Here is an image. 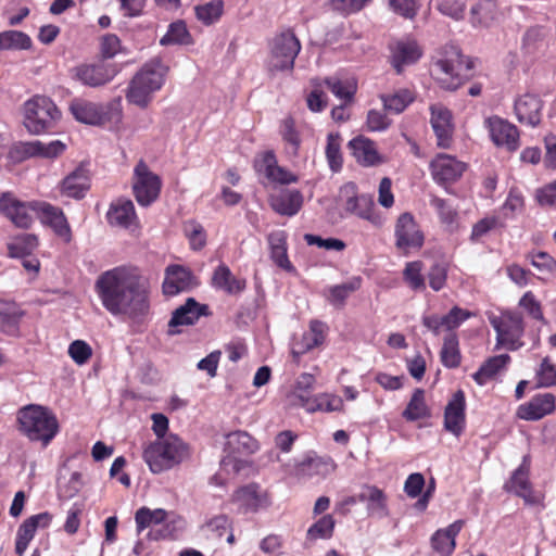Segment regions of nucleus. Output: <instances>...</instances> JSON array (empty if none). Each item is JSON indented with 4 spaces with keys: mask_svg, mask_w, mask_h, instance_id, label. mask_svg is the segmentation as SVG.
<instances>
[{
    "mask_svg": "<svg viewBox=\"0 0 556 556\" xmlns=\"http://www.w3.org/2000/svg\"><path fill=\"white\" fill-rule=\"evenodd\" d=\"M103 307L114 316L137 319L149 311L148 282L136 269L115 267L102 273L94 285Z\"/></svg>",
    "mask_w": 556,
    "mask_h": 556,
    "instance_id": "1",
    "label": "nucleus"
},
{
    "mask_svg": "<svg viewBox=\"0 0 556 556\" xmlns=\"http://www.w3.org/2000/svg\"><path fill=\"white\" fill-rule=\"evenodd\" d=\"M168 67L161 59H152L144 63L129 83L126 99L139 108H147L155 92L161 90L165 83Z\"/></svg>",
    "mask_w": 556,
    "mask_h": 556,
    "instance_id": "2",
    "label": "nucleus"
},
{
    "mask_svg": "<svg viewBox=\"0 0 556 556\" xmlns=\"http://www.w3.org/2000/svg\"><path fill=\"white\" fill-rule=\"evenodd\" d=\"M20 431L33 442L43 447L58 434L60 426L56 416L47 407L30 404L17 412Z\"/></svg>",
    "mask_w": 556,
    "mask_h": 556,
    "instance_id": "3",
    "label": "nucleus"
},
{
    "mask_svg": "<svg viewBox=\"0 0 556 556\" xmlns=\"http://www.w3.org/2000/svg\"><path fill=\"white\" fill-rule=\"evenodd\" d=\"M142 457L153 473H161L179 465L189 457V446L177 434L169 433L149 443Z\"/></svg>",
    "mask_w": 556,
    "mask_h": 556,
    "instance_id": "4",
    "label": "nucleus"
},
{
    "mask_svg": "<svg viewBox=\"0 0 556 556\" xmlns=\"http://www.w3.org/2000/svg\"><path fill=\"white\" fill-rule=\"evenodd\" d=\"M23 113L26 129L35 135L51 130L61 119V112L55 103L42 96L27 100Z\"/></svg>",
    "mask_w": 556,
    "mask_h": 556,
    "instance_id": "5",
    "label": "nucleus"
},
{
    "mask_svg": "<svg viewBox=\"0 0 556 556\" xmlns=\"http://www.w3.org/2000/svg\"><path fill=\"white\" fill-rule=\"evenodd\" d=\"M489 321L496 332V349L506 348L516 351L522 346L525 325L519 313L506 311L501 315L490 316Z\"/></svg>",
    "mask_w": 556,
    "mask_h": 556,
    "instance_id": "6",
    "label": "nucleus"
},
{
    "mask_svg": "<svg viewBox=\"0 0 556 556\" xmlns=\"http://www.w3.org/2000/svg\"><path fill=\"white\" fill-rule=\"evenodd\" d=\"M300 50L301 43L292 31L277 35L271 42L268 70L271 73L291 71Z\"/></svg>",
    "mask_w": 556,
    "mask_h": 556,
    "instance_id": "7",
    "label": "nucleus"
},
{
    "mask_svg": "<svg viewBox=\"0 0 556 556\" xmlns=\"http://www.w3.org/2000/svg\"><path fill=\"white\" fill-rule=\"evenodd\" d=\"M462 53L458 48H446L445 54L433 61L431 74L443 89L455 90L460 84Z\"/></svg>",
    "mask_w": 556,
    "mask_h": 556,
    "instance_id": "8",
    "label": "nucleus"
},
{
    "mask_svg": "<svg viewBox=\"0 0 556 556\" xmlns=\"http://www.w3.org/2000/svg\"><path fill=\"white\" fill-rule=\"evenodd\" d=\"M340 195L345 198V210L358 217L370 222L376 227H381L384 219L375 210L372 197L369 194H357L354 182H348L340 189Z\"/></svg>",
    "mask_w": 556,
    "mask_h": 556,
    "instance_id": "9",
    "label": "nucleus"
},
{
    "mask_svg": "<svg viewBox=\"0 0 556 556\" xmlns=\"http://www.w3.org/2000/svg\"><path fill=\"white\" fill-rule=\"evenodd\" d=\"M395 247L403 254L418 251L424 245L425 237L410 213L401 214L394 227Z\"/></svg>",
    "mask_w": 556,
    "mask_h": 556,
    "instance_id": "10",
    "label": "nucleus"
},
{
    "mask_svg": "<svg viewBox=\"0 0 556 556\" xmlns=\"http://www.w3.org/2000/svg\"><path fill=\"white\" fill-rule=\"evenodd\" d=\"M161 179L152 173L148 165L139 162L134 170L132 190L137 202L141 206L151 205L160 195Z\"/></svg>",
    "mask_w": 556,
    "mask_h": 556,
    "instance_id": "11",
    "label": "nucleus"
},
{
    "mask_svg": "<svg viewBox=\"0 0 556 556\" xmlns=\"http://www.w3.org/2000/svg\"><path fill=\"white\" fill-rule=\"evenodd\" d=\"M484 127L489 132L491 141L501 149L514 152L520 147V135L518 128L507 119L493 115L484 119Z\"/></svg>",
    "mask_w": 556,
    "mask_h": 556,
    "instance_id": "12",
    "label": "nucleus"
},
{
    "mask_svg": "<svg viewBox=\"0 0 556 556\" xmlns=\"http://www.w3.org/2000/svg\"><path fill=\"white\" fill-rule=\"evenodd\" d=\"M530 468L531 459L529 455H526L519 467L513 472L510 479L505 483L504 488L506 491L522 497L526 504L536 505L541 502V497L533 491L530 482Z\"/></svg>",
    "mask_w": 556,
    "mask_h": 556,
    "instance_id": "13",
    "label": "nucleus"
},
{
    "mask_svg": "<svg viewBox=\"0 0 556 556\" xmlns=\"http://www.w3.org/2000/svg\"><path fill=\"white\" fill-rule=\"evenodd\" d=\"M232 501L238 505V509L243 513H256L270 505V497L267 491L260 485L251 483L239 488L232 495Z\"/></svg>",
    "mask_w": 556,
    "mask_h": 556,
    "instance_id": "14",
    "label": "nucleus"
},
{
    "mask_svg": "<svg viewBox=\"0 0 556 556\" xmlns=\"http://www.w3.org/2000/svg\"><path fill=\"white\" fill-rule=\"evenodd\" d=\"M429 167L433 180L439 185L456 181L466 170V164L464 162L445 153L438 154L430 162Z\"/></svg>",
    "mask_w": 556,
    "mask_h": 556,
    "instance_id": "15",
    "label": "nucleus"
},
{
    "mask_svg": "<svg viewBox=\"0 0 556 556\" xmlns=\"http://www.w3.org/2000/svg\"><path fill=\"white\" fill-rule=\"evenodd\" d=\"M430 112V124L437 137V144L442 149H448L453 143L454 135L452 112L442 104H432Z\"/></svg>",
    "mask_w": 556,
    "mask_h": 556,
    "instance_id": "16",
    "label": "nucleus"
},
{
    "mask_svg": "<svg viewBox=\"0 0 556 556\" xmlns=\"http://www.w3.org/2000/svg\"><path fill=\"white\" fill-rule=\"evenodd\" d=\"M254 167L256 172L263 174L270 182L274 184L290 185L298 182L299 180L296 175L278 165L276 155L273 151H266L260 159L255 160Z\"/></svg>",
    "mask_w": 556,
    "mask_h": 556,
    "instance_id": "17",
    "label": "nucleus"
},
{
    "mask_svg": "<svg viewBox=\"0 0 556 556\" xmlns=\"http://www.w3.org/2000/svg\"><path fill=\"white\" fill-rule=\"evenodd\" d=\"M391 64L397 74L406 66L415 64L422 55V50L416 40L404 38L390 46Z\"/></svg>",
    "mask_w": 556,
    "mask_h": 556,
    "instance_id": "18",
    "label": "nucleus"
},
{
    "mask_svg": "<svg viewBox=\"0 0 556 556\" xmlns=\"http://www.w3.org/2000/svg\"><path fill=\"white\" fill-rule=\"evenodd\" d=\"M111 226L135 231L139 228V220L131 200L117 199L112 202L106 213Z\"/></svg>",
    "mask_w": 556,
    "mask_h": 556,
    "instance_id": "19",
    "label": "nucleus"
},
{
    "mask_svg": "<svg viewBox=\"0 0 556 556\" xmlns=\"http://www.w3.org/2000/svg\"><path fill=\"white\" fill-rule=\"evenodd\" d=\"M135 521L139 533L152 525L162 522H166L167 528L172 525L174 530H181L185 527V520L180 516L162 508L141 507L136 511Z\"/></svg>",
    "mask_w": 556,
    "mask_h": 556,
    "instance_id": "20",
    "label": "nucleus"
},
{
    "mask_svg": "<svg viewBox=\"0 0 556 556\" xmlns=\"http://www.w3.org/2000/svg\"><path fill=\"white\" fill-rule=\"evenodd\" d=\"M556 407V397L552 393H540L529 402L519 405L517 416L522 420L535 421L551 415Z\"/></svg>",
    "mask_w": 556,
    "mask_h": 556,
    "instance_id": "21",
    "label": "nucleus"
},
{
    "mask_svg": "<svg viewBox=\"0 0 556 556\" xmlns=\"http://www.w3.org/2000/svg\"><path fill=\"white\" fill-rule=\"evenodd\" d=\"M466 400L462 390L455 392L444 410V428L446 431L459 437L466 425Z\"/></svg>",
    "mask_w": 556,
    "mask_h": 556,
    "instance_id": "22",
    "label": "nucleus"
},
{
    "mask_svg": "<svg viewBox=\"0 0 556 556\" xmlns=\"http://www.w3.org/2000/svg\"><path fill=\"white\" fill-rule=\"evenodd\" d=\"M207 315V306L199 304L193 298H189L184 305L177 307L168 321V333L176 334L179 326H190L197 323L201 316Z\"/></svg>",
    "mask_w": 556,
    "mask_h": 556,
    "instance_id": "23",
    "label": "nucleus"
},
{
    "mask_svg": "<svg viewBox=\"0 0 556 556\" xmlns=\"http://www.w3.org/2000/svg\"><path fill=\"white\" fill-rule=\"evenodd\" d=\"M515 114L519 123L535 127L542 118V100L533 93H525L515 101Z\"/></svg>",
    "mask_w": 556,
    "mask_h": 556,
    "instance_id": "24",
    "label": "nucleus"
},
{
    "mask_svg": "<svg viewBox=\"0 0 556 556\" xmlns=\"http://www.w3.org/2000/svg\"><path fill=\"white\" fill-rule=\"evenodd\" d=\"M114 76V70L105 64H81L74 68V78L92 88L108 84Z\"/></svg>",
    "mask_w": 556,
    "mask_h": 556,
    "instance_id": "25",
    "label": "nucleus"
},
{
    "mask_svg": "<svg viewBox=\"0 0 556 556\" xmlns=\"http://www.w3.org/2000/svg\"><path fill=\"white\" fill-rule=\"evenodd\" d=\"M36 203L26 204L16 200L11 194H3L0 198V212H2L12 223L20 228H28L33 223L29 213Z\"/></svg>",
    "mask_w": 556,
    "mask_h": 556,
    "instance_id": "26",
    "label": "nucleus"
},
{
    "mask_svg": "<svg viewBox=\"0 0 556 556\" xmlns=\"http://www.w3.org/2000/svg\"><path fill=\"white\" fill-rule=\"evenodd\" d=\"M357 498L358 502L366 504L369 516L379 519L388 517V497L381 489L366 484L362 488Z\"/></svg>",
    "mask_w": 556,
    "mask_h": 556,
    "instance_id": "27",
    "label": "nucleus"
},
{
    "mask_svg": "<svg viewBox=\"0 0 556 556\" xmlns=\"http://www.w3.org/2000/svg\"><path fill=\"white\" fill-rule=\"evenodd\" d=\"M33 208L40 213L42 220L49 224L59 237L67 242L71 240V228L62 210L46 202L36 203Z\"/></svg>",
    "mask_w": 556,
    "mask_h": 556,
    "instance_id": "28",
    "label": "nucleus"
},
{
    "mask_svg": "<svg viewBox=\"0 0 556 556\" xmlns=\"http://www.w3.org/2000/svg\"><path fill=\"white\" fill-rule=\"evenodd\" d=\"M25 312L11 300L0 299V331L7 336L17 337L20 323Z\"/></svg>",
    "mask_w": 556,
    "mask_h": 556,
    "instance_id": "29",
    "label": "nucleus"
},
{
    "mask_svg": "<svg viewBox=\"0 0 556 556\" xmlns=\"http://www.w3.org/2000/svg\"><path fill=\"white\" fill-rule=\"evenodd\" d=\"M464 523V520L459 519L444 529L437 530L431 536L432 548L441 556H450L455 549V540Z\"/></svg>",
    "mask_w": 556,
    "mask_h": 556,
    "instance_id": "30",
    "label": "nucleus"
},
{
    "mask_svg": "<svg viewBox=\"0 0 556 556\" xmlns=\"http://www.w3.org/2000/svg\"><path fill=\"white\" fill-rule=\"evenodd\" d=\"M193 275L180 265H170L166 268V277L163 282V291L167 295H175L193 286Z\"/></svg>",
    "mask_w": 556,
    "mask_h": 556,
    "instance_id": "31",
    "label": "nucleus"
},
{
    "mask_svg": "<svg viewBox=\"0 0 556 556\" xmlns=\"http://www.w3.org/2000/svg\"><path fill=\"white\" fill-rule=\"evenodd\" d=\"M325 338V324L318 320L311 321L309 329L303 333L301 340L292 348L291 354L294 361L298 362L301 355L323 344Z\"/></svg>",
    "mask_w": 556,
    "mask_h": 556,
    "instance_id": "32",
    "label": "nucleus"
},
{
    "mask_svg": "<svg viewBox=\"0 0 556 556\" xmlns=\"http://www.w3.org/2000/svg\"><path fill=\"white\" fill-rule=\"evenodd\" d=\"M336 464L330 457H307L294 467L298 478L326 477L333 472Z\"/></svg>",
    "mask_w": 556,
    "mask_h": 556,
    "instance_id": "33",
    "label": "nucleus"
},
{
    "mask_svg": "<svg viewBox=\"0 0 556 556\" xmlns=\"http://www.w3.org/2000/svg\"><path fill=\"white\" fill-rule=\"evenodd\" d=\"M269 205L279 215L294 216L303 205V195L299 190H282L269 198Z\"/></svg>",
    "mask_w": 556,
    "mask_h": 556,
    "instance_id": "34",
    "label": "nucleus"
},
{
    "mask_svg": "<svg viewBox=\"0 0 556 556\" xmlns=\"http://www.w3.org/2000/svg\"><path fill=\"white\" fill-rule=\"evenodd\" d=\"M212 287L229 295H235L245 289V280L235 277L227 265L219 264L213 273Z\"/></svg>",
    "mask_w": 556,
    "mask_h": 556,
    "instance_id": "35",
    "label": "nucleus"
},
{
    "mask_svg": "<svg viewBox=\"0 0 556 556\" xmlns=\"http://www.w3.org/2000/svg\"><path fill=\"white\" fill-rule=\"evenodd\" d=\"M90 187L88 170L78 167L68 174L61 184V193L67 198L81 199Z\"/></svg>",
    "mask_w": 556,
    "mask_h": 556,
    "instance_id": "36",
    "label": "nucleus"
},
{
    "mask_svg": "<svg viewBox=\"0 0 556 556\" xmlns=\"http://www.w3.org/2000/svg\"><path fill=\"white\" fill-rule=\"evenodd\" d=\"M267 240L273 262L286 271H293L294 267L287 253V233L283 230H276L268 235Z\"/></svg>",
    "mask_w": 556,
    "mask_h": 556,
    "instance_id": "37",
    "label": "nucleus"
},
{
    "mask_svg": "<svg viewBox=\"0 0 556 556\" xmlns=\"http://www.w3.org/2000/svg\"><path fill=\"white\" fill-rule=\"evenodd\" d=\"M353 156L363 166H374L381 162L376 144L365 137H356L350 141Z\"/></svg>",
    "mask_w": 556,
    "mask_h": 556,
    "instance_id": "38",
    "label": "nucleus"
},
{
    "mask_svg": "<svg viewBox=\"0 0 556 556\" xmlns=\"http://www.w3.org/2000/svg\"><path fill=\"white\" fill-rule=\"evenodd\" d=\"M510 362L508 354H501L486 359L472 375V379L479 386H485L491 379H493L500 371L506 368Z\"/></svg>",
    "mask_w": 556,
    "mask_h": 556,
    "instance_id": "39",
    "label": "nucleus"
},
{
    "mask_svg": "<svg viewBox=\"0 0 556 556\" xmlns=\"http://www.w3.org/2000/svg\"><path fill=\"white\" fill-rule=\"evenodd\" d=\"M226 438V450L230 454L251 455L260 448L257 441L245 431H233Z\"/></svg>",
    "mask_w": 556,
    "mask_h": 556,
    "instance_id": "40",
    "label": "nucleus"
},
{
    "mask_svg": "<svg viewBox=\"0 0 556 556\" xmlns=\"http://www.w3.org/2000/svg\"><path fill=\"white\" fill-rule=\"evenodd\" d=\"M68 109L73 117L81 124L97 126V123H99L100 115L98 114L97 103L76 98L71 101Z\"/></svg>",
    "mask_w": 556,
    "mask_h": 556,
    "instance_id": "41",
    "label": "nucleus"
},
{
    "mask_svg": "<svg viewBox=\"0 0 556 556\" xmlns=\"http://www.w3.org/2000/svg\"><path fill=\"white\" fill-rule=\"evenodd\" d=\"M402 416L405 420L410 422L426 419L431 416V409L426 403L425 390H414L406 408L402 413Z\"/></svg>",
    "mask_w": 556,
    "mask_h": 556,
    "instance_id": "42",
    "label": "nucleus"
},
{
    "mask_svg": "<svg viewBox=\"0 0 556 556\" xmlns=\"http://www.w3.org/2000/svg\"><path fill=\"white\" fill-rule=\"evenodd\" d=\"M430 204L435 208L440 222L446 230L453 232L458 229V212L450 201L433 197Z\"/></svg>",
    "mask_w": 556,
    "mask_h": 556,
    "instance_id": "43",
    "label": "nucleus"
},
{
    "mask_svg": "<svg viewBox=\"0 0 556 556\" xmlns=\"http://www.w3.org/2000/svg\"><path fill=\"white\" fill-rule=\"evenodd\" d=\"M316 379L314 375L308 372L301 374L293 386V389L289 395L291 402L304 408V404L312 399V391Z\"/></svg>",
    "mask_w": 556,
    "mask_h": 556,
    "instance_id": "44",
    "label": "nucleus"
},
{
    "mask_svg": "<svg viewBox=\"0 0 556 556\" xmlns=\"http://www.w3.org/2000/svg\"><path fill=\"white\" fill-rule=\"evenodd\" d=\"M99 123L97 126L116 128L123 119V106L121 98H116L106 104H98Z\"/></svg>",
    "mask_w": 556,
    "mask_h": 556,
    "instance_id": "45",
    "label": "nucleus"
},
{
    "mask_svg": "<svg viewBox=\"0 0 556 556\" xmlns=\"http://www.w3.org/2000/svg\"><path fill=\"white\" fill-rule=\"evenodd\" d=\"M66 146L61 140L42 142L40 140L30 141L24 144V151L29 156H42L53 159L61 155Z\"/></svg>",
    "mask_w": 556,
    "mask_h": 556,
    "instance_id": "46",
    "label": "nucleus"
},
{
    "mask_svg": "<svg viewBox=\"0 0 556 556\" xmlns=\"http://www.w3.org/2000/svg\"><path fill=\"white\" fill-rule=\"evenodd\" d=\"M343 407V401L340 396L330 393H320L313 395L312 399L304 404V409L308 413L315 412H338Z\"/></svg>",
    "mask_w": 556,
    "mask_h": 556,
    "instance_id": "47",
    "label": "nucleus"
},
{
    "mask_svg": "<svg viewBox=\"0 0 556 556\" xmlns=\"http://www.w3.org/2000/svg\"><path fill=\"white\" fill-rule=\"evenodd\" d=\"M38 239L31 233H22L8 242V254L12 258H21L31 254L37 248Z\"/></svg>",
    "mask_w": 556,
    "mask_h": 556,
    "instance_id": "48",
    "label": "nucleus"
},
{
    "mask_svg": "<svg viewBox=\"0 0 556 556\" xmlns=\"http://www.w3.org/2000/svg\"><path fill=\"white\" fill-rule=\"evenodd\" d=\"M414 93L409 89H400L393 93L380 96L384 110L395 114L402 113L414 101Z\"/></svg>",
    "mask_w": 556,
    "mask_h": 556,
    "instance_id": "49",
    "label": "nucleus"
},
{
    "mask_svg": "<svg viewBox=\"0 0 556 556\" xmlns=\"http://www.w3.org/2000/svg\"><path fill=\"white\" fill-rule=\"evenodd\" d=\"M441 362L447 368H456L460 364V351L458 338L454 332L445 336L443 346L441 349Z\"/></svg>",
    "mask_w": 556,
    "mask_h": 556,
    "instance_id": "50",
    "label": "nucleus"
},
{
    "mask_svg": "<svg viewBox=\"0 0 556 556\" xmlns=\"http://www.w3.org/2000/svg\"><path fill=\"white\" fill-rule=\"evenodd\" d=\"M424 268L421 261L408 262L404 267L403 280L413 291H424L426 289Z\"/></svg>",
    "mask_w": 556,
    "mask_h": 556,
    "instance_id": "51",
    "label": "nucleus"
},
{
    "mask_svg": "<svg viewBox=\"0 0 556 556\" xmlns=\"http://www.w3.org/2000/svg\"><path fill=\"white\" fill-rule=\"evenodd\" d=\"M197 18L204 25H212L219 21L224 12L222 0H211L194 8Z\"/></svg>",
    "mask_w": 556,
    "mask_h": 556,
    "instance_id": "52",
    "label": "nucleus"
},
{
    "mask_svg": "<svg viewBox=\"0 0 556 556\" xmlns=\"http://www.w3.org/2000/svg\"><path fill=\"white\" fill-rule=\"evenodd\" d=\"M191 42V35L182 21L172 23L168 26L166 34L160 40L162 46L190 45Z\"/></svg>",
    "mask_w": 556,
    "mask_h": 556,
    "instance_id": "53",
    "label": "nucleus"
},
{
    "mask_svg": "<svg viewBox=\"0 0 556 556\" xmlns=\"http://www.w3.org/2000/svg\"><path fill=\"white\" fill-rule=\"evenodd\" d=\"M31 47V39L28 35L18 30H7L0 33L1 50H27Z\"/></svg>",
    "mask_w": 556,
    "mask_h": 556,
    "instance_id": "54",
    "label": "nucleus"
},
{
    "mask_svg": "<svg viewBox=\"0 0 556 556\" xmlns=\"http://www.w3.org/2000/svg\"><path fill=\"white\" fill-rule=\"evenodd\" d=\"M326 157L332 172L337 173L342 168L341 136L338 132L327 136Z\"/></svg>",
    "mask_w": 556,
    "mask_h": 556,
    "instance_id": "55",
    "label": "nucleus"
},
{
    "mask_svg": "<svg viewBox=\"0 0 556 556\" xmlns=\"http://www.w3.org/2000/svg\"><path fill=\"white\" fill-rule=\"evenodd\" d=\"M334 525L333 517L325 515L308 528L306 539L309 541L328 540L333 534Z\"/></svg>",
    "mask_w": 556,
    "mask_h": 556,
    "instance_id": "56",
    "label": "nucleus"
},
{
    "mask_svg": "<svg viewBox=\"0 0 556 556\" xmlns=\"http://www.w3.org/2000/svg\"><path fill=\"white\" fill-rule=\"evenodd\" d=\"M280 134L283 141L288 144V153L293 156L298 155L301 146V138L299 131L295 129L294 121L292 118L288 117L282 121Z\"/></svg>",
    "mask_w": 556,
    "mask_h": 556,
    "instance_id": "57",
    "label": "nucleus"
},
{
    "mask_svg": "<svg viewBox=\"0 0 556 556\" xmlns=\"http://www.w3.org/2000/svg\"><path fill=\"white\" fill-rule=\"evenodd\" d=\"M361 283L362 279L355 277L348 282L333 286L329 289L328 300L334 305H341L352 292L361 288Z\"/></svg>",
    "mask_w": 556,
    "mask_h": 556,
    "instance_id": "58",
    "label": "nucleus"
},
{
    "mask_svg": "<svg viewBox=\"0 0 556 556\" xmlns=\"http://www.w3.org/2000/svg\"><path fill=\"white\" fill-rule=\"evenodd\" d=\"M325 85L338 99L344 102L351 101L356 90L354 83L349 79L341 80L331 77L325 79Z\"/></svg>",
    "mask_w": 556,
    "mask_h": 556,
    "instance_id": "59",
    "label": "nucleus"
},
{
    "mask_svg": "<svg viewBox=\"0 0 556 556\" xmlns=\"http://www.w3.org/2000/svg\"><path fill=\"white\" fill-rule=\"evenodd\" d=\"M544 37L545 34L542 27H530L522 37V49L527 54L536 53L544 43Z\"/></svg>",
    "mask_w": 556,
    "mask_h": 556,
    "instance_id": "60",
    "label": "nucleus"
},
{
    "mask_svg": "<svg viewBox=\"0 0 556 556\" xmlns=\"http://www.w3.org/2000/svg\"><path fill=\"white\" fill-rule=\"evenodd\" d=\"M184 232L189 239L193 250H201L206 242V237L202 225L194 220H188L184 225Z\"/></svg>",
    "mask_w": 556,
    "mask_h": 556,
    "instance_id": "61",
    "label": "nucleus"
},
{
    "mask_svg": "<svg viewBox=\"0 0 556 556\" xmlns=\"http://www.w3.org/2000/svg\"><path fill=\"white\" fill-rule=\"evenodd\" d=\"M556 384V368L549 358L545 357L536 371V387L549 388Z\"/></svg>",
    "mask_w": 556,
    "mask_h": 556,
    "instance_id": "62",
    "label": "nucleus"
},
{
    "mask_svg": "<svg viewBox=\"0 0 556 556\" xmlns=\"http://www.w3.org/2000/svg\"><path fill=\"white\" fill-rule=\"evenodd\" d=\"M435 8L443 15H446L456 21L464 17L465 3L463 0H434Z\"/></svg>",
    "mask_w": 556,
    "mask_h": 556,
    "instance_id": "63",
    "label": "nucleus"
},
{
    "mask_svg": "<svg viewBox=\"0 0 556 556\" xmlns=\"http://www.w3.org/2000/svg\"><path fill=\"white\" fill-rule=\"evenodd\" d=\"M202 528L211 535L222 538L225 532L231 530V522L228 516L217 515L210 518Z\"/></svg>",
    "mask_w": 556,
    "mask_h": 556,
    "instance_id": "64",
    "label": "nucleus"
}]
</instances>
